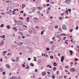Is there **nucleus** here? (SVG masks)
Listing matches in <instances>:
<instances>
[{
  "label": "nucleus",
  "instance_id": "nucleus-25",
  "mask_svg": "<svg viewBox=\"0 0 79 79\" xmlns=\"http://www.w3.org/2000/svg\"><path fill=\"white\" fill-rule=\"evenodd\" d=\"M68 11L70 12V13H71V9H69L68 10Z\"/></svg>",
  "mask_w": 79,
  "mask_h": 79
},
{
  "label": "nucleus",
  "instance_id": "nucleus-2",
  "mask_svg": "<svg viewBox=\"0 0 79 79\" xmlns=\"http://www.w3.org/2000/svg\"><path fill=\"white\" fill-rule=\"evenodd\" d=\"M33 19L34 21L35 22H39V20L37 18H34Z\"/></svg>",
  "mask_w": 79,
  "mask_h": 79
},
{
  "label": "nucleus",
  "instance_id": "nucleus-7",
  "mask_svg": "<svg viewBox=\"0 0 79 79\" xmlns=\"http://www.w3.org/2000/svg\"><path fill=\"white\" fill-rule=\"evenodd\" d=\"M23 45V42H20V43L18 44V45L19 46H21V45Z\"/></svg>",
  "mask_w": 79,
  "mask_h": 79
},
{
  "label": "nucleus",
  "instance_id": "nucleus-16",
  "mask_svg": "<svg viewBox=\"0 0 79 79\" xmlns=\"http://www.w3.org/2000/svg\"><path fill=\"white\" fill-rule=\"evenodd\" d=\"M11 61H13V62H15V61H16V60H14V59H11Z\"/></svg>",
  "mask_w": 79,
  "mask_h": 79
},
{
  "label": "nucleus",
  "instance_id": "nucleus-33",
  "mask_svg": "<svg viewBox=\"0 0 79 79\" xmlns=\"http://www.w3.org/2000/svg\"><path fill=\"white\" fill-rule=\"evenodd\" d=\"M52 79H55V76L54 75H53L52 76Z\"/></svg>",
  "mask_w": 79,
  "mask_h": 79
},
{
  "label": "nucleus",
  "instance_id": "nucleus-13",
  "mask_svg": "<svg viewBox=\"0 0 79 79\" xmlns=\"http://www.w3.org/2000/svg\"><path fill=\"white\" fill-rule=\"evenodd\" d=\"M15 23H18V22H20V23H23V22H22V21H17L16 20H15Z\"/></svg>",
  "mask_w": 79,
  "mask_h": 79
},
{
  "label": "nucleus",
  "instance_id": "nucleus-52",
  "mask_svg": "<svg viewBox=\"0 0 79 79\" xmlns=\"http://www.w3.org/2000/svg\"><path fill=\"white\" fill-rule=\"evenodd\" d=\"M20 12V13H24V12H23V10H22Z\"/></svg>",
  "mask_w": 79,
  "mask_h": 79
},
{
  "label": "nucleus",
  "instance_id": "nucleus-6",
  "mask_svg": "<svg viewBox=\"0 0 79 79\" xmlns=\"http://www.w3.org/2000/svg\"><path fill=\"white\" fill-rule=\"evenodd\" d=\"M64 57L63 56H62V57L61 59V62H63V60H64Z\"/></svg>",
  "mask_w": 79,
  "mask_h": 79
},
{
  "label": "nucleus",
  "instance_id": "nucleus-32",
  "mask_svg": "<svg viewBox=\"0 0 79 79\" xmlns=\"http://www.w3.org/2000/svg\"><path fill=\"white\" fill-rule=\"evenodd\" d=\"M56 67H55L53 68V70L54 71H55V70H56Z\"/></svg>",
  "mask_w": 79,
  "mask_h": 79
},
{
  "label": "nucleus",
  "instance_id": "nucleus-39",
  "mask_svg": "<svg viewBox=\"0 0 79 79\" xmlns=\"http://www.w3.org/2000/svg\"><path fill=\"white\" fill-rule=\"evenodd\" d=\"M29 17H27V21H29Z\"/></svg>",
  "mask_w": 79,
  "mask_h": 79
},
{
  "label": "nucleus",
  "instance_id": "nucleus-26",
  "mask_svg": "<svg viewBox=\"0 0 79 79\" xmlns=\"http://www.w3.org/2000/svg\"><path fill=\"white\" fill-rule=\"evenodd\" d=\"M50 58L51 59H53V56H50Z\"/></svg>",
  "mask_w": 79,
  "mask_h": 79
},
{
  "label": "nucleus",
  "instance_id": "nucleus-34",
  "mask_svg": "<svg viewBox=\"0 0 79 79\" xmlns=\"http://www.w3.org/2000/svg\"><path fill=\"white\" fill-rule=\"evenodd\" d=\"M35 72H36V73H37L38 71V70H37V69H35Z\"/></svg>",
  "mask_w": 79,
  "mask_h": 79
},
{
  "label": "nucleus",
  "instance_id": "nucleus-8",
  "mask_svg": "<svg viewBox=\"0 0 79 79\" xmlns=\"http://www.w3.org/2000/svg\"><path fill=\"white\" fill-rule=\"evenodd\" d=\"M6 68H8V69H10V66H9L8 64H6Z\"/></svg>",
  "mask_w": 79,
  "mask_h": 79
},
{
  "label": "nucleus",
  "instance_id": "nucleus-48",
  "mask_svg": "<svg viewBox=\"0 0 79 79\" xmlns=\"http://www.w3.org/2000/svg\"><path fill=\"white\" fill-rule=\"evenodd\" d=\"M75 78H76V79H77V78H78V76H76L75 77Z\"/></svg>",
  "mask_w": 79,
  "mask_h": 79
},
{
  "label": "nucleus",
  "instance_id": "nucleus-41",
  "mask_svg": "<svg viewBox=\"0 0 79 79\" xmlns=\"http://www.w3.org/2000/svg\"><path fill=\"white\" fill-rule=\"evenodd\" d=\"M78 28H79V27H78V26H76V30H77V29H78Z\"/></svg>",
  "mask_w": 79,
  "mask_h": 79
},
{
  "label": "nucleus",
  "instance_id": "nucleus-46",
  "mask_svg": "<svg viewBox=\"0 0 79 79\" xmlns=\"http://www.w3.org/2000/svg\"><path fill=\"white\" fill-rule=\"evenodd\" d=\"M31 58H29L28 59V60L29 61H30V60H31Z\"/></svg>",
  "mask_w": 79,
  "mask_h": 79
},
{
  "label": "nucleus",
  "instance_id": "nucleus-36",
  "mask_svg": "<svg viewBox=\"0 0 79 79\" xmlns=\"http://www.w3.org/2000/svg\"><path fill=\"white\" fill-rule=\"evenodd\" d=\"M38 62L39 63H40L41 62V60H38Z\"/></svg>",
  "mask_w": 79,
  "mask_h": 79
},
{
  "label": "nucleus",
  "instance_id": "nucleus-37",
  "mask_svg": "<svg viewBox=\"0 0 79 79\" xmlns=\"http://www.w3.org/2000/svg\"><path fill=\"white\" fill-rule=\"evenodd\" d=\"M54 58H55V59H56V60H58V58L56 57H54Z\"/></svg>",
  "mask_w": 79,
  "mask_h": 79
},
{
  "label": "nucleus",
  "instance_id": "nucleus-30",
  "mask_svg": "<svg viewBox=\"0 0 79 79\" xmlns=\"http://www.w3.org/2000/svg\"><path fill=\"white\" fill-rule=\"evenodd\" d=\"M2 74L3 75H5V74H6V72H3L2 73Z\"/></svg>",
  "mask_w": 79,
  "mask_h": 79
},
{
  "label": "nucleus",
  "instance_id": "nucleus-22",
  "mask_svg": "<svg viewBox=\"0 0 79 79\" xmlns=\"http://www.w3.org/2000/svg\"><path fill=\"white\" fill-rule=\"evenodd\" d=\"M53 65H54V66H57V64H56V63L54 62V64H53Z\"/></svg>",
  "mask_w": 79,
  "mask_h": 79
},
{
  "label": "nucleus",
  "instance_id": "nucleus-58",
  "mask_svg": "<svg viewBox=\"0 0 79 79\" xmlns=\"http://www.w3.org/2000/svg\"><path fill=\"white\" fill-rule=\"evenodd\" d=\"M38 13L39 15H40V12H39V11H38Z\"/></svg>",
  "mask_w": 79,
  "mask_h": 79
},
{
  "label": "nucleus",
  "instance_id": "nucleus-19",
  "mask_svg": "<svg viewBox=\"0 0 79 79\" xmlns=\"http://www.w3.org/2000/svg\"><path fill=\"white\" fill-rule=\"evenodd\" d=\"M1 27H4V25L3 24H2L0 26Z\"/></svg>",
  "mask_w": 79,
  "mask_h": 79
},
{
  "label": "nucleus",
  "instance_id": "nucleus-60",
  "mask_svg": "<svg viewBox=\"0 0 79 79\" xmlns=\"http://www.w3.org/2000/svg\"><path fill=\"white\" fill-rule=\"evenodd\" d=\"M63 35H66V34L64 33H63L62 34Z\"/></svg>",
  "mask_w": 79,
  "mask_h": 79
},
{
  "label": "nucleus",
  "instance_id": "nucleus-49",
  "mask_svg": "<svg viewBox=\"0 0 79 79\" xmlns=\"http://www.w3.org/2000/svg\"><path fill=\"white\" fill-rule=\"evenodd\" d=\"M19 19H21L22 20H23V18L22 17L19 18Z\"/></svg>",
  "mask_w": 79,
  "mask_h": 79
},
{
  "label": "nucleus",
  "instance_id": "nucleus-1",
  "mask_svg": "<svg viewBox=\"0 0 79 79\" xmlns=\"http://www.w3.org/2000/svg\"><path fill=\"white\" fill-rule=\"evenodd\" d=\"M31 30L32 31V32H33L34 34H37V33L35 32V30L34 28H32V29H31Z\"/></svg>",
  "mask_w": 79,
  "mask_h": 79
},
{
  "label": "nucleus",
  "instance_id": "nucleus-59",
  "mask_svg": "<svg viewBox=\"0 0 79 79\" xmlns=\"http://www.w3.org/2000/svg\"><path fill=\"white\" fill-rule=\"evenodd\" d=\"M1 61H2V58H1L0 60Z\"/></svg>",
  "mask_w": 79,
  "mask_h": 79
},
{
  "label": "nucleus",
  "instance_id": "nucleus-24",
  "mask_svg": "<svg viewBox=\"0 0 79 79\" xmlns=\"http://www.w3.org/2000/svg\"><path fill=\"white\" fill-rule=\"evenodd\" d=\"M3 44H4V42H2L0 43V45H3Z\"/></svg>",
  "mask_w": 79,
  "mask_h": 79
},
{
  "label": "nucleus",
  "instance_id": "nucleus-45",
  "mask_svg": "<svg viewBox=\"0 0 79 79\" xmlns=\"http://www.w3.org/2000/svg\"><path fill=\"white\" fill-rule=\"evenodd\" d=\"M0 71H3V69H2V68H0Z\"/></svg>",
  "mask_w": 79,
  "mask_h": 79
},
{
  "label": "nucleus",
  "instance_id": "nucleus-54",
  "mask_svg": "<svg viewBox=\"0 0 79 79\" xmlns=\"http://www.w3.org/2000/svg\"><path fill=\"white\" fill-rule=\"evenodd\" d=\"M19 55H23V53H22L21 52H20L19 53Z\"/></svg>",
  "mask_w": 79,
  "mask_h": 79
},
{
  "label": "nucleus",
  "instance_id": "nucleus-50",
  "mask_svg": "<svg viewBox=\"0 0 79 79\" xmlns=\"http://www.w3.org/2000/svg\"><path fill=\"white\" fill-rule=\"evenodd\" d=\"M6 13H7V14H10V13L9 12V11H7L6 12Z\"/></svg>",
  "mask_w": 79,
  "mask_h": 79
},
{
  "label": "nucleus",
  "instance_id": "nucleus-57",
  "mask_svg": "<svg viewBox=\"0 0 79 79\" xmlns=\"http://www.w3.org/2000/svg\"><path fill=\"white\" fill-rule=\"evenodd\" d=\"M22 39H25V37L24 36H22Z\"/></svg>",
  "mask_w": 79,
  "mask_h": 79
},
{
  "label": "nucleus",
  "instance_id": "nucleus-43",
  "mask_svg": "<svg viewBox=\"0 0 79 79\" xmlns=\"http://www.w3.org/2000/svg\"><path fill=\"white\" fill-rule=\"evenodd\" d=\"M43 34H44V31H42L41 32V35H43Z\"/></svg>",
  "mask_w": 79,
  "mask_h": 79
},
{
  "label": "nucleus",
  "instance_id": "nucleus-56",
  "mask_svg": "<svg viewBox=\"0 0 79 79\" xmlns=\"http://www.w3.org/2000/svg\"><path fill=\"white\" fill-rule=\"evenodd\" d=\"M50 5V4H47L46 5V6H49Z\"/></svg>",
  "mask_w": 79,
  "mask_h": 79
},
{
  "label": "nucleus",
  "instance_id": "nucleus-53",
  "mask_svg": "<svg viewBox=\"0 0 79 79\" xmlns=\"http://www.w3.org/2000/svg\"><path fill=\"white\" fill-rule=\"evenodd\" d=\"M73 31V29H71V30H70V32H72V31Z\"/></svg>",
  "mask_w": 79,
  "mask_h": 79
},
{
  "label": "nucleus",
  "instance_id": "nucleus-21",
  "mask_svg": "<svg viewBox=\"0 0 79 79\" xmlns=\"http://www.w3.org/2000/svg\"><path fill=\"white\" fill-rule=\"evenodd\" d=\"M19 58V57L16 58V61H19V59H18Z\"/></svg>",
  "mask_w": 79,
  "mask_h": 79
},
{
  "label": "nucleus",
  "instance_id": "nucleus-38",
  "mask_svg": "<svg viewBox=\"0 0 79 79\" xmlns=\"http://www.w3.org/2000/svg\"><path fill=\"white\" fill-rule=\"evenodd\" d=\"M29 33H32V31H31V29L29 30Z\"/></svg>",
  "mask_w": 79,
  "mask_h": 79
},
{
  "label": "nucleus",
  "instance_id": "nucleus-35",
  "mask_svg": "<svg viewBox=\"0 0 79 79\" xmlns=\"http://www.w3.org/2000/svg\"><path fill=\"white\" fill-rule=\"evenodd\" d=\"M50 50V49L49 48H46V50H47V51H49V50Z\"/></svg>",
  "mask_w": 79,
  "mask_h": 79
},
{
  "label": "nucleus",
  "instance_id": "nucleus-42",
  "mask_svg": "<svg viewBox=\"0 0 79 79\" xmlns=\"http://www.w3.org/2000/svg\"><path fill=\"white\" fill-rule=\"evenodd\" d=\"M12 14H13V15H15V11H13L12 12Z\"/></svg>",
  "mask_w": 79,
  "mask_h": 79
},
{
  "label": "nucleus",
  "instance_id": "nucleus-10",
  "mask_svg": "<svg viewBox=\"0 0 79 79\" xmlns=\"http://www.w3.org/2000/svg\"><path fill=\"white\" fill-rule=\"evenodd\" d=\"M42 74L43 76H45L46 75V72H43L42 73Z\"/></svg>",
  "mask_w": 79,
  "mask_h": 79
},
{
  "label": "nucleus",
  "instance_id": "nucleus-27",
  "mask_svg": "<svg viewBox=\"0 0 79 79\" xmlns=\"http://www.w3.org/2000/svg\"><path fill=\"white\" fill-rule=\"evenodd\" d=\"M38 9H39L40 10H42V8L40 7H38Z\"/></svg>",
  "mask_w": 79,
  "mask_h": 79
},
{
  "label": "nucleus",
  "instance_id": "nucleus-62",
  "mask_svg": "<svg viewBox=\"0 0 79 79\" xmlns=\"http://www.w3.org/2000/svg\"><path fill=\"white\" fill-rule=\"evenodd\" d=\"M63 18H61V17H59L60 19H63Z\"/></svg>",
  "mask_w": 79,
  "mask_h": 79
},
{
  "label": "nucleus",
  "instance_id": "nucleus-4",
  "mask_svg": "<svg viewBox=\"0 0 79 79\" xmlns=\"http://www.w3.org/2000/svg\"><path fill=\"white\" fill-rule=\"evenodd\" d=\"M71 71L72 72H73V73H74V72H75V68H71Z\"/></svg>",
  "mask_w": 79,
  "mask_h": 79
},
{
  "label": "nucleus",
  "instance_id": "nucleus-29",
  "mask_svg": "<svg viewBox=\"0 0 79 79\" xmlns=\"http://www.w3.org/2000/svg\"><path fill=\"white\" fill-rule=\"evenodd\" d=\"M74 60H75V61H78V60H79V59H78L77 58H76L74 59Z\"/></svg>",
  "mask_w": 79,
  "mask_h": 79
},
{
  "label": "nucleus",
  "instance_id": "nucleus-15",
  "mask_svg": "<svg viewBox=\"0 0 79 79\" xmlns=\"http://www.w3.org/2000/svg\"><path fill=\"white\" fill-rule=\"evenodd\" d=\"M57 37L59 39H60V35H57Z\"/></svg>",
  "mask_w": 79,
  "mask_h": 79
},
{
  "label": "nucleus",
  "instance_id": "nucleus-63",
  "mask_svg": "<svg viewBox=\"0 0 79 79\" xmlns=\"http://www.w3.org/2000/svg\"><path fill=\"white\" fill-rule=\"evenodd\" d=\"M59 30L61 32V28H59Z\"/></svg>",
  "mask_w": 79,
  "mask_h": 79
},
{
  "label": "nucleus",
  "instance_id": "nucleus-51",
  "mask_svg": "<svg viewBox=\"0 0 79 79\" xmlns=\"http://www.w3.org/2000/svg\"><path fill=\"white\" fill-rule=\"evenodd\" d=\"M29 66H28L27 67H26V69H29Z\"/></svg>",
  "mask_w": 79,
  "mask_h": 79
},
{
  "label": "nucleus",
  "instance_id": "nucleus-9",
  "mask_svg": "<svg viewBox=\"0 0 79 79\" xmlns=\"http://www.w3.org/2000/svg\"><path fill=\"white\" fill-rule=\"evenodd\" d=\"M69 52H70V53L71 55H73V51L71 50H70Z\"/></svg>",
  "mask_w": 79,
  "mask_h": 79
},
{
  "label": "nucleus",
  "instance_id": "nucleus-28",
  "mask_svg": "<svg viewBox=\"0 0 79 79\" xmlns=\"http://www.w3.org/2000/svg\"><path fill=\"white\" fill-rule=\"evenodd\" d=\"M15 78H16V79H18V78H16V77H12L11 78V79H15Z\"/></svg>",
  "mask_w": 79,
  "mask_h": 79
},
{
  "label": "nucleus",
  "instance_id": "nucleus-3",
  "mask_svg": "<svg viewBox=\"0 0 79 79\" xmlns=\"http://www.w3.org/2000/svg\"><path fill=\"white\" fill-rule=\"evenodd\" d=\"M62 28L64 30H66L67 28L66 27V26H65V25H63L62 26Z\"/></svg>",
  "mask_w": 79,
  "mask_h": 79
},
{
  "label": "nucleus",
  "instance_id": "nucleus-31",
  "mask_svg": "<svg viewBox=\"0 0 79 79\" xmlns=\"http://www.w3.org/2000/svg\"><path fill=\"white\" fill-rule=\"evenodd\" d=\"M34 61H37V60H36V57H34Z\"/></svg>",
  "mask_w": 79,
  "mask_h": 79
},
{
  "label": "nucleus",
  "instance_id": "nucleus-47",
  "mask_svg": "<svg viewBox=\"0 0 79 79\" xmlns=\"http://www.w3.org/2000/svg\"><path fill=\"white\" fill-rule=\"evenodd\" d=\"M20 34H21L22 36H23V33L21 32Z\"/></svg>",
  "mask_w": 79,
  "mask_h": 79
},
{
  "label": "nucleus",
  "instance_id": "nucleus-17",
  "mask_svg": "<svg viewBox=\"0 0 79 79\" xmlns=\"http://www.w3.org/2000/svg\"><path fill=\"white\" fill-rule=\"evenodd\" d=\"M13 29H14V30H15V31H17V28L16 27H13Z\"/></svg>",
  "mask_w": 79,
  "mask_h": 79
},
{
  "label": "nucleus",
  "instance_id": "nucleus-55",
  "mask_svg": "<svg viewBox=\"0 0 79 79\" xmlns=\"http://www.w3.org/2000/svg\"><path fill=\"white\" fill-rule=\"evenodd\" d=\"M66 39V37H64V38H63V40H65Z\"/></svg>",
  "mask_w": 79,
  "mask_h": 79
},
{
  "label": "nucleus",
  "instance_id": "nucleus-11",
  "mask_svg": "<svg viewBox=\"0 0 79 79\" xmlns=\"http://www.w3.org/2000/svg\"><path fill=\"white\" fill-rule=\"evenodd\" d=\"M6 27L7 29H10L11 27H10V26L9 25H8L6 26Z\"/></svg>",
  "mask_w": 79,
  "mask_h": 79
},
{
  "label": "nucleus",
  "instance_id": "nucleus-40",
  "mask_svg": "<svg viewBox=\"0 0 79 79\" xmlns=\"http://www.w3.org/2000/svg\"><path fill=\"white\" fill-rule=\"evenodd\" d=\"M55 28H56V29H57V28H58V26H56L55 27Z\"/></svg>",
  "mask_w": 79,
  "mask_h": 79
},
{
  "label": "nucleus",
  "instance_id": "nucleus-20",
  "mask_svg": "<svg viewBox=\"0 0 79 79\" xmlns=\"http://www.w3.org/2000/svg\"><path fill=\"white\" fill-rule=\"evenodd\" d=\"M46 13L47 14H48L49 13V10H48V9L47 10Z\"/></svg>",
  "mask_w": 79,
  "mask_h": 79
},
{
  "label": "nucleus",
  "instance_id": "nucleus-14",
  "mask_svg": "<svg viewBox=\"0 0 79 79\" xmlns=\"http://www.w3.org/2000/svg\"><path fill=\"white\" fill-rule=\"evenodd\" d=\"M35 10H36V8H35V7H34L33 8V9L32 10V11L33 12H34V11H35Z\"/></svg>",
  "mask_w": 79,
  "mask_h": 79
},
{
  "label": "nucleus",
  "instance_id": "nucleus-18",
  "mask_svg": "<svg viewBox=\"0 0 79 79\" xmlns=\"http://www.w3.org/2000/svg\"><path fill=\"white\" fill-rule=\"evenodd\" d=\"M22 67H23V68H25V67H26V65H24V64H22Z\"/></svg>",
  "mask_w": 79,
  "mask_h": 79
},
{
  "label": "nucleus",
  "instance_id": "nucleus-23",
  "mask_svg": "<svg viewBox=\"0 0 79 79\" xmlns=\"http://www.w3.org/2000/svg\"><path fill=\"white\" fill-rule=\"evenodd\" d=\"M54 43V42L53 41H51L50 42V44H53Z\"/></svg>",
  "mask_w": 79,
  "mask_h": 79
},
{
  "label": "nucleus",
  "instance_id": "nucleus-5",
  "mask_svg": "<svg viewBox=\"0 0 79 79\" xmlns=\"http://www.w3.org/2000/svg\"><path fill=\"white\" fill-rule=\"evenodd\" d=\"M66 3H69L71 2V0H66L65 2Z\"/></svg>",
  "mask_w": 79,
  "mask_h": 79
},
{
  "label": "nucleus",
  "instance_id": "nucleus-61",
  "mask_svg": "<svg viewBox=\"0 0 79 79\" xmlns=\"http://www.w3.org/2000/svg\"><path fill=\"white\" fill-rule=\"evenodd\" d=\"M6 3H9V0L6 1Z\"/></svg>",
  "mask_w": 79,
  "mask_h": 79
},
{
  "label": "nucleus",
  "instance_id": "nucleus-64",
  "mask_svg": "<svg viewBox=\"0 0 79 79\" xmlns=\"http://www.w3.org/2000/svg\"><path fill=\"white\" fill-rule=\"evenodd\" d=\"M77 47L78 48H79V46H77Z\"/></svg>",
  "mask_w": 79,
  "mask_h": 79
},
{
  "label": "nucleus",
  "instance_id": "nucleus-12",
  "mask_svg": "<svg viewBox=\"0 0 79 79\" xmlns=\"http://www.w3.org/2000/svg\"><path fill=\"white\" fill-rule=\"evenodd\" d=\"M30 65L31 66H34V64L33 63H31L30 64Z\"/></svg>",
  "mask_w": 79,
  "mask_h": 79
},
{
  "label": "nucleus",
  "instance_id": "nucleus-44",
  "mask_svg": "<svg viewBox=\"0 0 79 79\" xmlns=\"http://www.w3.org/2000/svg\"><path fill=\"white\" fill-rule=\"evenodd\" d=\"M5 35H2V38H3V39H4V38H5Z\"/></svg>",
  "mask_w": 79,
  "mask_h": 79
}]
</instances>
